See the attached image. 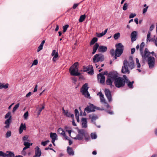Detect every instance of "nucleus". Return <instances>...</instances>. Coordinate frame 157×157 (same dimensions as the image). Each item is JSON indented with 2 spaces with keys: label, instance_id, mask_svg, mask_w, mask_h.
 Here are the masks:
<instances>
[{
  "label": "nucleus",
  "instance_id": "f257e3e1",
  "mask_svg": "<svg viewBox=\"0 0 157 157\" xmlns=\"http://www.w3.org/2000/svg\"><path fill=\"white\" fill-rule=\"evenodd\" d=\"M118 75L116 71L110 72L106 80L107 85L110 86L111 88L114 87L112 83L114 81L115 85L116 87L120 88L124 86L125 84V80L123 78L118 77Z\"/></svg>",
  "mask_w": 157,
  "mask_h": 157
},
{
  "label": "nucleus",
  "instance_id": "f03ea898",
  "mask_svg": "<svg viewBox=\"0 0 157 157\" xmlns=\"http://www.w3.org/2000/svg\"><path fill=\"white\" fill-rule=\"evenodd\" d=\"M134 66L133 58L132 56H130L128 61L127 60H124L123 65L122 67V73L124 74H129L130 73V71L128 67L130 69L132 70L134 68Z\"/></svg>",
  "mask_w": 157,
  "mask_h": 157
},
{
  "label": "nucleus",
  "instance_id": "7ed1b4c3",
  "mask_svg": "<svg viewBox=\"0 0 157 157\" xmlns=\"http://www.w3.org/2000/svg\"><path fill=\"white\" fill-rule=\"evenodd\" d=\"M78 134L76 137L74 138V139L81 140H82L84 137H85L87 141L90 140V138L89 137L88 138L86 137V131L84 129H78Z\"/></svg>",
  "mask_w": 157,
  "mask_h": 157
},
{
  "label": "nucleus",
  "instance_id": "20e7f679",
  "mask_svg": "<svg viewBox=\"0 0 157 157\" xmlns=\"http://www.w3.org/2000/svg\"><path fill=\"white\" fill-rule=\"evenodd\" d=\"M78 63H75L70 68L69 71L72 75L77 76L80 75V73L78 72Z\"/></svg>",
  "mask_w": 157,
  "mask_h": 157
},
{
  "label": "nucleus",
  "instance_id": "39448f33",
  "mask_svg": "<svg viewBox=\"0 0 157 157\" xmlns=\"http://www.w3.org/2000/svg\"><path fill=\"white\" fill-rule=\"evenodd\" d=\"M107 49V47L102 45L99 46L98 44L96 43L95 44L93 47L92 53L93 54H94L98 49L99 52H104L106 51Z\"/></svg>",
  "mask_w": 157,
  "mask_h": 157
},
{
  "label": "nucleus",
  "instance_id": "423d86ee",
  "mask_svg": "<svg viewBox=\"0 0 157 157\" xmlns=\"http://www.w3.org/2000/svg\"><path fill=\"white\" fill-rule=\"evenodd\" d=\"M116 46L117 48L115 51V59H117V57H119L122 54L123 50V46L121 43L116 44Z\"/></svg>",
  "mask_w": 157,
  "mask_h": 157
},
{
  "label": "nucleus",
  "instance_id": "0eeeda50",
  "mask_svg": "<svg viewBox=\"0 0 157 157\" xmlns=\"http://www.w3.org/2000/svg\"><path fill=\"white\" fill-rule=\"evenodd\" d=\"M89 89L88 84L85 83L82 86L80 90L81 92L85 97L90 98V94L88 90Z\"/></svg>",
  "mask_w": 157,
  "mask_h": 157
},
{
  "label": "nucleus",
  "instance_id": "6e6552de",
  "mask_svg": "<svg viewBox=\"0 0 157 157\" xmlns=\"http://www.w3.org/2000/svg\"><path fill=\"white\" fill-rule=\"evenodd\" d=\"M11 117L12 116L10 112H8L6 115L5 118L7 119L5 122V124L6 125L5 127L6 128H8L9 127L10 124L11 122Z\"/></svg>",
  "mask_w": 157,
  "mask_h": 157
},
{
  "label": "nucleus",
  "instance_id": "1a4fd4ad",
  "mask_svg": "<svg viewBox=\"0 0 157 157\" xmlns=\"http://www.w3.org/2000/svg\"><path fill=\"white\" fill-rule=\"evenodd\" d=\"M104 60V56L101 54H96L94 55L93 59V62L96 63L99 61L102 62Z\"/></svg>",
  "mask_w": 157,
  "mask_h": 157
},
{
  "label": "nucleus",
  "instance_id": "9d476101",
  "mask_svg": "<svg viewBox=\"0 0 157 157\" xmlns=\"http://www.w3.org/2000/svg\"><path fill=\"white\" fill-rule=\"evenodd\" d=\"M140 53L142 57V59L144 61L147 60L148 57L151 56L150 52L149 51L148 49L147 48L145 49L144 52H143L142 51L140 52Z\"/></svg>",
  "mask_w": 157,
  "mask_h": 157
},
{
  "label": "nucleus",
  "instance_id": "9b49d317",
  "mask_svg": "<svg viewBox=\"0 0 157 157\" xmlns=\"http://www.w3.org/2000/svg\"><path fill=\"white\" fill-rule=\"evenodd\" d=\"M96 109L101 110H104L103 109H100L99 108L96 107L93 104H90L89 105L87 106L85 108L84 111L88 113H89L95 111Z\"/></svg>",
  "mask_w": 157,
  "mask_h": 157
},
{
  "label": "nucleus",
  "instance_id": "f8f14e48",
  "mask_svg": "<svg viewBox=\"0 0 157 157\" xmlns=\"http://www.w3.org/2000/svg\"><path fill=\"white\" fill-rule=\"evenodd\" d=\"M146 61H147V63L150 68L153 67L155 63V59L154 57L149 56Z\"/></svg>",
  "mask_w": 157,
  "mask_h": 157
},
{
  "label": "nucleus",
  "instance_id": "ddd939ff",
  "mask_svg": "<svg viewBox=\"0 0 157 157\" xmlns=\"http://www.w3.org/2000/svg\"><path fill=\"white\" fill-rule=\"evenodd\" d=\"M97 95H99L100 99V101L101 103H104L105 104V106L107 108H109L110 107L109 105L106 102L104 97V95L101 92H100L97 94Z\"/></svg>",
  "mask_w": 157,
  "mask_h": 157
},
{
  "label": "nucleus",
  "instance_id": "4468645a",
  "mask_svg": "<svg viewBox=\"0 0 157 157\" xmlns=\"http://www.w3.org/2000/svg\"><path fill=\"white\" fill-rule=\"evenodd\" d=\"M84 71H88V74L90 75L94 74V69L92 65H89L88 67L84 68Z\"/></svg>",
  "mask_w": 157,
  "mask_h": 157
},
{
  "label": "nucleus",
  "instance_id": "2eb2a0df",
  "mask_svg": "<svg viewBox=\"0 0 157 157\" xmlns=\"http://www.w3.org/2000/svg\"><path fill=\"white\" fill-rule=\"evenodd\" d=\"M84 71H88V74L90 75L94 74V69L92 65H89L88 67L84 68Z\"/></svg>",
  "mask_w": 157,
  "mask_h": 157
},
{
  "label": "nucleus",
  "instance_id": "dca6fc26",
  "mask_svg": "<svg viewBox=\"0 0 157 157\" xmlns=\"http://www.w3.org/2000/svg\"><path fill=\"white\" fill-rule=\"evenodd\" d=\"M105 94L109 102L112 101V96L111 92L108 89H105Z\"/></svg>",
  "mask_w": 157,
  "mask_h": 157
},
{
  "label": "nucleus",
  "instance_id": "f3484780",
  "mask_svg": "<svg viewBox=\"0 0 157 157\" xmlns=\"http://www.w3.org/2000/svg\"><path fill=\"white\" fill-rule=\"evenodd\" d=\"M57 132L63 136L64 139L65 140L68 139V137L66 135L64 131L62 128H59L57 130Z\"/></svg>",
  "mask_w": 157,
  "mask_h": 157
},
{
  "label": "nucleus",
  "instance_id": "a211bd4d",
  "mask_svg": "<svg viewBox=\"0 0 157 157\" xmlns=\"http://www.w3.org/2000/svg\"><path fill=\"white\" fill-rule=\"evenodd\" d=\"M98 78L101 83L103 84L104 83L105 81V77L101 73L98 75Z\"/></svg>",
  "mask_w": 157,
  "mask_h": 157
},
{
  "label": "nucleus",
  "instance_id": "6ab92c4d",
  "mask_svg": "<svg viewBox=\"0 0 157 157\" xmlns=\"http://www.w3.org/2000/svg\"><path fill=\"white\" fill-rule=\"evenodd\" d=\"M50 137L52 139V142H55V141L58 139L57 135L56 133L51 132Z\"/></svg>",
  "mask_w": 157,
  "mask_h": 157
},
{
  "label": "nucleus",
  "instance_id": "aec40b11",
  "mask_svg": "<svg viewBox=\"0 0 157 157\" xmlns=\"http://www.w3.org/2000/svg\"><path fill=\"white\" fill-rule=\"evenodd\" d=\"M52 56H54L53 58V60L54 62H55L56 60V58L58 56V54L57 52H56L55 50H53L51 54Z\"/></svg>",
  "mask_w": 157,
  "mask_h": 157
},
{
  "label": "nucleus",
  "instance_id": "412c9836",
  "mask_svg": "<svg viewBox=\"0 0 157 157\" xmlns=\"http://www.w3.org/2000/svg\"><path fill=\"white\" fill-rule=\"evenodd\" d=\"M62 110L63 113L64 114V115L67 117H71L73 118L74 115L73 114H71V113L68 112L67 110H65L63 108Z\"/></svg>",
  "mask_w": 157,
  "mask_h": 157
},
{
  "label": "nucleus",
  "instance_id": "4be33fe9",
  "mask_svg": "<svg viewBox=\"0 0 157 157\" xmlns=\"http://www.w3.org/2000/svg\"><path fill=\"white\" fill-rule=\"evenodd\" d=\"M137 32L136 31L132 32L131 35V37L132 41H135L136 40V36H137Z\"/></svg>",
  "mask_w": 157,
  "mask_h": 157
},
{
  "label": "nucleus",
  "instance_id": "5701e85b",
  "mask_svg": "<svg viewBox=\"0 0 157 157\" xmlns=\"http://www.w3.org/2000/svg\"><path fill=\"white\" fill-rule=\"evenodd\" d=\"M35 153L36 156H38V157H40L41 154V151L38 146H36L35 148Z\"/></svg>",
  "mask_w": 157,
  "mask_h": 157
},
{
  "label": "nucleus",
  "instance_id": "b1692460",
  "mask_svg": "<svg viewBox=\"0 0 157 157\" xmlns=\"http://www.w3.org/2000/svg\"><path fill=\"white\" fill-rule=\"evenodd\" d=\"M82 127L83 128L87 127V121L86 118H82L81 119Z\"/></svg>",
  "mask_w": 157,
  "mask_h": 157
},
{
  "label": "nucleus",
  "instance_id": "393cba45",
  "mask_svg": "<svg viewBox=\"0 0 157 157\" xmlns=\"http://www.w3.org/2000/svg\"><path fill=\"white\" fill-rule=\"evenodd\" d=\"M26 126L25 124L21 123L19 128V132L20 134H21L23 130H25Z\"/></svg>",
  "mask_w": 157,
  "mask_h": 157
},
{
  "label": "nucleus",
  "instance_id": "a878e982",
  "mask_svg": "<svg viewBox=\"0 0 157 157\" xmlns=\"http://www.w3.org/2000/svg\"><path fill=\"white\" fill-rule=\"evenodd\" d=\"M128 86V87L131 89H132L133 88V84L134 83V81L132 82L130 81L129 80H126V82H125Z\"/></svg>",
  "mask_w": 157,
  "mask_h": 157
},
{
  "label": "nucleus",
  "instance_id": "bb28decb",
  "mask_svg": "<svg viewBox=\"0 0 157 157\" xmlns=\"http://www.w3.org/2000/svg\"><path fill=\"white\" fill-rule=\"evenodd\" d=\"M107 30L108 29H106L105 30L104 32H102V33H96V35L98 37H101L103 36L104 35H105L106 34V33L107 32Z\"/></svg>",
  "mask_w": 157,
  "mask_h": 157
},
{
  "label": "nucleus",
  "instance_id": "cd10ccee",
  "mask_svg": "<svg viewBox=\"0 0 157 157\" xmlns=\"http://www.w3.org/2000/svg\"><path fill=\"white\" fill-rule=\"evenodd\" d=\"M67 151L69 155H74V151H73L72 148L69 147H67Z\"/></svg>",
  "mask_w": 157,
  "mask_h": 157
},
{
  "label": "nucleus",
  "instance_id": "c85d7f7f",
  "mask_svg": "<svg viewBox=\"0 0 157 157\" xmlns=\"http://www.w3.org/2000/svg\"><path fill=\"white\" fill-rule=\"evenodd\" d=\"M8 86L9 84L8 83L5 84L4 83H0V89H7L8 87Z\"/></svg>",
  "mask_w": 157,
  "mask_h": 157
},
{
  "label": "nucleus",
  "instance_id": "c756f323",
  "mask_svg": "<svg viewBox=\"0 0 157 157\" xmlns=\"http://www.w3.org/2000/svg\"><path fill=\"white\" fill-rule=\"evenodd\" d=\"M7 152L9 153L6 154V157H14V154L13 152L11 151H7Z\"/></svg>",
  "mask_w": 157,
  "mask_h": 157
},
{
  "label": "nucleus",
  "instance_id": "7c9ffc66",
  "mask_svg": "<svg viewBox=\"0 0 157 157\" xmlns=\"http://www.w3.org/2000/svg\"><path fill=\"white\" fill-rule=\"evenodd\" d=\"M90 118L91 119L92 121L94 122L95 121L96 119H98V117L96 115H90Z\"/></svg>",
  "mask_w": 157,
  "mask_h": 157
},
{
  "label": "nucleus",
  "instance_id": "2f4dec72",
  "mask_svg": "<svg viewBox=\"0 0 157 157\" xmlns=\"http://www.w3.org/2000/svg\"><path fill=\"white\" fill-rule=\"evenodd\" d=\"M98 38L96 37H94L91 41L90 44V45L94 44L98 40Z\"/></svg>",
  "mask_w": 157,
  "mask_h": 157
},
{
  "label": "nucleus",
  "instance_id": "473e14b6",
  "mask_svg": "<svg viewBox=\"0 0 157 157\" xmlns=\"http://www.w3.org/2000/svg\"><path fill=\"white\" fill-rule=\"evenodd\" d=\"M151 32L150 31H148L147 36V42H150L151 41L150 36L151 35Z\"/></svg>",
  "mask_w": 157,
  "mask_h": 157
},
{
  "label": "nucleus",
  "instance_id": "72a5a7b5",
  "mask_svg": "<svg viewBox=\"0 0 157 157\" xmlns=\"http://www.w3.org/2000/svg\"><path fill=\"white\" fill-rule=\"evenodd\" d=\"M86 16L85 14L81 15L79 19V22H82L84 20Z\"/></svg>",
  "mask_w": 157,
  "mask_h": 157
},
{
  "label": "nucleus",
  "instance_id": "f704fd0d",
  "mask_svg": "<svg viewBox=\"0 0 157 157\" xmlns=\"http://www.w3.org/2000/svg\"><path fill=\"white\" fill-rule=\"evenodd\" d=\"M120 37V33H117L114 34L113 36V38L115 40L118 39Z\"/></svg>",
  "mask_w": 157,
  "mask_h": 157
},
{
  "label": "nucleus",
  "instance_id": "c9c22d12",
  "mask_svg": "<svg viewBox=\"0 0 157 157\" xmlns=\"http://www.w3.org/2000/svg\"><path fill=\"white\" fill-rule=\"evenodd\" d=\"M90 136L92 139H95L97 138V136L95 133H92L90 134Z\"/></svg>",
  "mask_w": 157,
  "mask_h": 157
},
{
  "label": "nucleus",
  "instance_id": "e433bc0d",
  "mask_svg": "<svg viewBox=\"0 0 157 157\" xmlns=\"http://www.w3.org/2000/svg\"><path fill=\"white\" fill-rule=\"evenodd\" d=\"M144 42H142L140 44V52H142L143 51V48L144 47Z\"/></svg>",
  "mask_w": 157,
  "mask_h": 157
},
{
  "label": "nucleus",
  "instance_id": "4c0bfd02",
  "mask_svg": "<svg viewBox=\"0 0 157 157\" xmlns=\"http://www.w3.org/2000/svg\"><path fill=\"white\" fill-rule=\"evenodd\" d=\"M128 6V4L127 3H125L122 7V9L124 10H127Z\"/></svg>",
  "mask_w": 157,
  "mask_h": 157
},
{
  "label": "nucleus",
  "instance_id": "58836bf2",
  "mask_svg": "<svg viewBox=\"0 0 157 157\" xmlns=\"http://www.w3.org/2000/svg\"><path fill=\"white\" fill-rule=\"evenodd\" d=\"M19 103H17L15 106L13 107V113H14L16 110L17 109V108L19 107Z\"/></svg>",
  "mask_w": 157,
  "mask_h": 157
},
{
  "label": "nucleus",
  "instance_id": "ea45409f",
  "mask_svg": "<svg viewBox=\"0 0 157 157\" xmlns=\"http://www.w3.org/2000/svg\"><path fill=\"white\" fill-rule=\"evenodd\" d=\"M24 145L26 147H29L30 146L32 145V143L30 144L28 142H25L24 143Z\"/></svg>",
  "mask_w": 157,
  "mask_h": 157
},
{
  "label": "nucleus",
  "instance_id": "a19ab883",
  "mask_svg": "<svg viewBox=\"0 0 157 157\" xmlns=\"http://www.w3.org/2000/svg\"><path fill=\"white\" fill-rule=\"evenodd\" d=\"M11 132L10 131H8L6 134V137L9 138L11 136Z\"/></svg>",
  "mask_w": 157,
  "mask_h": 157
},
{
  "label": "nucleus",
  "instance_id": "79ce46f5",
  "mask_svg": "<svg viewBox=\"0 0 157 157\" xmlns=\"http://www.w3.org/2000/svg\"><path fill=\"white\" fill-rule=\"evenodd\" d=\"M136 62L137 67L140 68V67L141 65L140 63L139 62V60L137 58H136Z\"/></svg>",
  "mask_w": 157,
  "mask_h": 157
},
{
  "label": "nucleus",
  "instance_id": "37998d69",
  "mask_svg": "<svg viewBox=\"0 0 157 157\" xmlns=\"http://www.w3.org/2000/svg\"><path fill=\"white\" fill-rule=\"evenodd\" d=\"M69 25H66L64 26H63V32H66V31L67 30V28L68 27Z\"/></svg>",
  "mask_w": 157,
  "mask_h": 157
},
{
  "label": "nucleus",
  "instance_id": "c03bdc74",
  "mask_svg": "<svg viewBox=\"0 0 157 157\" xmlns=\"http://www.w3.org/2000/svg\"><path fill=\"white\" fill-rule=\"evenodd\" d=\"M29 113L28 111L24 113V117L25 119L26 120L27 119L28 117V116Z\"/></svg>",
  "mask_w": 157,
  "mask_h": 157
},
{
  "label": "nucleus",
  "instance_id": "a18cd8bd",
  "mask_svg": "<svg viewBox=\"0 0 157 157\" xmlns=\"http://www.w3.org/2000/svg\"><path fill=\"white\" fill-rule=\"evenodd\" d=\"M49 141L48 140H46L45 141H43L41 142V145H43V146H45L49 142Z\"/></svg>",
  "mask_w": 157,
  "mask_h": 157
},
{
  "label": "nucleus",
  "instance_id": "49530a36",
  "mask_svg": "<svg viewBox=\"0 0 157 157\" xmlns=\"http://www.w3.org/2000/svg\"><path fill=\"white\" fill-rule=\"evenodd\" d=\"M6 154L4 153L2 151H0V156H2L3 157H6Z\"/></svg>",
  "mask_w": 157,
  "mask_h": 157
},
{
  "label": "nucleus",
  "instance_id": "de8ad7c7",
  "mask_svg": "<svg viewBox=\"0 0 157 157\" xmlns=\"http://www.w3.org/2000/svg\"><path fill=\"white\" fill-rule=\"evenodd\" d=\"M43 45L41 44H40L39 46L38 47L37 50V51L38 52H39L43 49Z\"/></svg>",
  "mask_w": 157,
  "mask_h": 157
},
{
  "label": "nucleus",
  "instance_id": "09e8293b",
  "mask_svg": "<svg viewBox=\"0 0 157 157\" xmlns=\"http://www.w3.org/2000/svg\"><path fill=\"white\" fill-rule=\"evenodd\" d=\"M136 16V14L135 13H131L129 16V18H132L134 17L135 16Z\"/></svg>",
  "mask_w": 157,
  "mask_h": 157
},
{
  "label": "nucleus",
  "instance_id": "8fccbe9b",
  "mask_svg": "<svg viewBox=\"0 0 157 157\" xmlns=\"http://www.w3.org/2000/svg\"><path fill=\"white\" fill-rule=\"evenodd\" d=\"M115 52L114 49H112L110 51V53L113 56L115 55Z\"/></svg>",
  "mask_w": 157,
  "mask_h": 157
},
{
  "label": "nucleus",
  "instance_id": "3c124183",
  "mask_svg": "<svg viewBox=\"0 0 157 157\" xmlns=\"http://www.w3.org/2000/svg\"><path fill=\"white\" fill-rule=\"evenodd\" d=\"M148 8V6H147L146 8H145L143 9V14H144L145 13H146Z\"/></svg>",
  "mask_w": 157,
  "mask_h": 157
},
{
  "label": "nucleus",
  "instance_id": "603ef678",
  "mask_svg": "<svg viewBox=\"0 0 157 157\" xmlns=\"http://www.w3.org/2000/svg\"><path fill=\"white\" fill-rule=\"evenodd\" d=\"M37 63H38L37 60L36 59L34 61L32 65H37Z\"/></svg>",
  "mask_w": 157,
  "mask_h": 157
},
{
  "label": "nucleus",
  "instance_id": "864d4df0",
  "mask_svg": "<svg viewBox=\"0 0 157 157\" xmlns=\"http://www.w3.org/2000/svg\"><path fill=\"white\" fill-rule=\"evenodd\" d=\"M79 3L78 4H75L72 7L74 9H75L79 5Z\"/></svg>",
  "mask_w": 157,
  "mask_h": 157
},
{
  "label": "nucleus",
  "instance_id": "5fc2aeb1",
  "mask_svg": "<svg viewBox=\"0 0 157 157\" xmlns=\"http://www.w3.org/2000/svg\"><path fill=\"white\" fill-rule=\"evenodd\" d=\"M151 54V55L153 56H152L156 57L157 55L156 53H155L154 52H150Z\"/></svg>",
  "mask_w": 157,
  "mask_h": 157
},
{
  "label": "nucleus",
  "instance_id": "6e6d98bb",
  "mask_svg": "<svg viewBox=\"0 0 157 157\" xmlns=\"http://www.w3.org/2000/svg\"><path fill=\"white\" fill-rule=\"evenodd\" d=\"M154 28V26L153 25H152L150 28L149 30V31H150L151 32V31Z\"/></svg>",
  "mask_w": 157,
  "mask_h": 157
},
{
  "label": "nucleus",
  "instance_id": "4d7b16f0",
  "mask_svg": "<svg viewBox=\"0 0 157 157\" xmlns=\"http://www.w3.org/2000/svg\"><path fill=\"white\" fill-rule=\"evenodd\" d=\"M28 138V136H25L23 137V140L24 141H25L27 140Z\"/></svg>",
  "mask_w": 157,
  "mask_h": 157
},
{
  "label": "nucleus",
  "instance_id": "13d9d810",
  "mask_svg": "<svg viewBox=\"0 0 157 157\" xmlns=\"http://www.w3.org/2000/svg\"><path fill=\"white\" fill-rule=\"evenodd\" d=\"M135 48H132L131 49V54H133L135 52Z\"/></svg>",
  "mask_w": 157,
  "mask_h": 157
},
{
  "label": "nucleus",
  "instance_id": "bf43d9fd",
  "mask_svg": "<svg viewBox=\"0 0 157 157\" xmlns=\"http://www.w3.org/2000/svg\"><path fill=\"white\" fill-rule=\"evenodd\" d=\"M123 77L124 78H123L125 80V82H126V80H128V79L127 78V77L126 75H123Z\"/></svg>",
  "mask_w": 157,
  "mask_h": 157
},
{
  "label": "nucleus",
  "instance_id": "052dcab7",
  "mask_svg": "<svg viewBox=\"0 0 157 157\" xmlns=\"http://www.w3.org/2000/svg\"><path fill=\"white\" fill-rule=\"evenodd\" d=\"M44 106H43L41 108H39L38 109V111H40V112H41L43 109H44Z\"/></svg>",
  "mask_w": 157,
  "mask_h": 157
},
{
  "label": "nucleus",
  "instance_id": "680f3d73",
  "mask_svg": "<svg viewBox=\"0 0 157 157\" xmlns=\"http://www.w3.org/2000/svg\"><path fill=\"white\" fill-rule=\"evenodd\" d=\"M37 85H36L35 87L34 88V90H33V92H35L37 91Z\"/></svg>",
  "mask_w": 157,
  "mask_h": 157
},
{
  "label": "nucleus",
  "instance_id": "e2e57ef3",
  "mask_svg": "<svg viewBox=\"0 0 157 157\" xmlns=\"http://www.w3.org/2000/svg\"><path fill=\"white\" fill-rule=\"evenodd\" d=\"M66 131L68 132L70 136H71V130H67V129H66Z\"/></svg>",
  "mask_w": 157,
  "mask_h": 157
},
{
  "label": "nucleus",
  "instance_id": "0e129e2a",
  "mask_svg": "<svg viewBox=\"0 0 157 157\" xmlns=\"http://www.w3.org/2000/svg\"><path fill=\"white\" fill-rule=\"evenodd\" d=\"M134 21L136 24H138V19L137 18H136L135 19Z\"/></svg>",
  "mask_w": 157,
  "mask_h": 157
},
{
  "label": "nucleus",
  "instance_id": "69168bd1",
  "mask_svg": "<svg viewBox=\"0 0 157 157\" xmlns=\"http://www.w3.org/2000/svg\"><path fill=\"white\" fill-rule=\"evenodd\" d=\"M106 112L107 113H109L111 115L113 114V112L112 111H110L109 110H107Z\"/></svg>",
  "mask_w": 157,
  "mask_h": 157
},
{
  "label": "nucleus",
  "instance_id": "338daca9",
  "mask_svg": "<svg viewBox=\"0 0 157 157\" xmlns=\"http://www.w3.org/2000/svg\"><path fill=\"white\" fill-rule=\"evenodd\" d=\"M31 94H32L31 92H29L26 95V97H28L30 96H31Z\"/></svg>",
  "mask_w": 157,
  "mask_h": 157
},
{
  "label": "nucleus",
  "instance_id": "774afa93",
  "mask_svg": "<svg viewBox=\"0 0 157 157\" xmlns=\"http://www.w3.org/2000/svg\"><path fill=\"white\" fill-rule=\"evenodd\" d=\"M155 44L156 46H157V37L156 38L155 41Z\"/></svg>",
  "mask_w": 157,
  "mask_h": 157
}]
</instances>
